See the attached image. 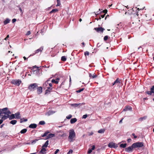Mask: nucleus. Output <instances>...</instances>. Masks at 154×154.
Masks as SVG:
<instances>
[{"mask_svg":"<svg viewBox=\"0 0 154 154\" xmlns=\"http://www.w3.org/2000/svg\"><path fill=\"white\" fill-rule=\"evenodd\" d=\"M75 138L76 134L74 130L73 129L70 130L68 138V141L70 143H72L75 140Z\"/></svg>","mask_w":154,"mask_h":154,"instance_id":"f257e3e1","label":"nucleus"},{"mask_svg":"<svg viewBox=\"0 0 154 154\" xmlns=\"http://www.w3.org/2000/svg\"><path fill=\"white\" fill-rule=\"evenodd\" d=\"M37 84L36 83L31 84L28 87V89L30 91H34L38 87Z\"/></svg>","mask_w":154,"mask_h":154,"instance_id":"f03ea898","label":"nucleus"},{"mask_svg":"<svg viewBox=\"0 0 154 154\" xmlns=\"http://www.w3.org/2000/svg\"><path fill=\"white\" fill-rule=\"evenodd\" d=\"M11 114V112L10 111L7 110V112H6L4 113L5 115H1L0 116L1 117L2 119H3L4 120H5L9 118V114Z\"/></svg>","mask_w":154,"mask_h":154,"instance_id":"7ed1b4c3","label":"nucleus"},{"mask_svg":"<svg viewBox=\"0 0 154 154\" xmlns=\"http://www.w3.org/2000/svg\"><path fill=\"white\" fill-rule=\"evenodd\" d=\"M143 146V142H138L133 144V146L134 148L137 147H141Z\"/></svg>","mask_w":154,"mask_h":154,"instance_id":"20e7f679","label":"nucleus"},{"mask_svg":"<svg viewBox=\"0 0 154 154\" xmlns=\"http://www.w3.org/2000/svg\"><path fill=\"white\" fill-rule=\"evenodd\" d=\"M21 82V81L20 79L13 80L11 81L12 84L19 86Z\"/></svg>","mask_w":154,"mask_h":154,"instance_id":"39448f33","label":"nucleus"},{"mask_svg":"<svg viewBox=\"0 0 154 154\" xmlns=\"http://www.w3.org/2000/svg\"><path fill=\"white\" fill-rule=\"evenodd\" d=\"M108 146L109 147L115 149L118 147L117 144L112 142L109 143L108 145Z\"/></svg>","mask_w":154,"mask_h":154,"instance_id":"423d86ee","label":"nucleus"},{"mask_svg":"<svg viewBox=\"0 0 154 154\" xmlns=\"http://www.w3.org/2000/svg\"><path fill=\"white\" fill-rule=\"evenodd\" d=\"M43 46H41L39 49L36 50L35 51V53L33 54H30V55L29 56V57H30V56H32L35 55V54L38 53L39 52H42V51L43 50Z\"/></svg>","mask_w":154,"mask_h":154,"instance_id":"0eeeda50","label":"nucleus"},{"mask_svg":"<svg viewBox=\"0 0 154 154\" xmlns=\"http://www.w3.org/2000/svg\"><path fill=\"white\" fill-rule=\"evenodd\" d=\"M133 148H134V147L133 146L132 144L131 146L125 148V151L127 152H132Z\"/></svg>","mask_w":154,"mask_h":154,"instance_id":"6e6552de","label":"nucleus"},{"mask_svg":"<svg viewBox=\"0 0 154 154\" xmlns=\"http://www.w3.org/2000/svg\"><path fill=\"white\" fill-rule=\"evenodd\" d=\"M145 93L150 95H151L152 93H154V85L151 87L150 91H147Z\"/></svg>","mask_w":154,"mask_h":154,"instance_id":"1a4fd4ad","label":"nucleus"},{"mask_svg":"<svg viewBox=\"0 0 154 154\" xmlns=\"http://www.w3.org/2000/svg\"><path fill=\"white\" fill-rule=\"evenodd\" d=\"M94 29L98 32L103 33L105 29L102 27L95 28Z\"/></svg>","mask_w":154,"mask_h":154,"instance_id":"9d476101","label":"nucleus"},{"mask_svg":"<svg viewBox=\"0 0 154 154\" xmlns=\"http://www.w3.org/2000/svg\"><path fill=\"white\" fill-rule=\"evenodd\" d=\"M85 104V103H72L71 104L72 106L74 107H79L82 105H84Z\"/></svg>","mask_w":154,"mask_h":154,"instance_id":"9b49d317","label":"nucleus"},{"mask_svg":"<svg viewBox=\"0 0 154 154\" xmlns=\"http://www.w3.org/2000/svg\"><path fill=\"white\" fill-rule=\"evenodd\" d=\"M55 135L54 134L51 133L48 134L46 137L45 140H47L50 138H52L55 136Z\"/></svg>","mask_w":154,"mask_h":154,"instance_id":"f8f14e48","label":"nucleus"},{"mask_svg":"<svg viewBox=\"0 0 154 154\" xmlns=\"http://www.w3.org/2000/svg\"><path fill=\"white\" fill-rule=\"evenodd\" d=\"M55 112V111L52 110H49L45 113V115L49 116L53 114Z\"/></svg>","mask_w":154,"mask_h":154,"instance_id":"ddd939ff","label":"nucleus"},{"mask_svg":"<svg viewBox=\"0 0 154 154\" xmlns=\"http://www.w3.org/2000/svg\"><path fill=\"white\" fill-rule=\"evenodd\" d=\"M42 91V88L41 87L37 88V93L38 94H41Z\"/></svg>","mask_w":154,"mask_h":154,"instance_id":"4468645a","label":"nucleus"},{"mask_svg":"<svg viewBox=\"0 0 154 154\" xmlns=\"http://www.w3.org/2000/svg\"><path fill=\"white\" fill-rule=\"evenodd\" d=\"M46 149L44 147H42V149L39 152V153L42 154H45L46 153Z\"/></svg>","mask_w":154,"mask_h":154,"instance_id":"2eb2a0df","label":"nucleus"},{"mask_svg":"<svg viewBox=\"0 0 154 154\" xmlns=\"http://www.w3.org/2000/svg\"><path fill=\"white\" fill-rule=\"evenodd\" d=\"M15 118L16 119H20V114L19 112L16 113L15 114Z\"/></svg>","mask_w":154,"mask_h":154,"instance_id":"dca6fc26","label":"nucleus"},{"mask_svg":"<svg viewBox=\"0 0 154 154\" xmlns=\"http://www.w3.org/2000/svg\"><path fill=\"white\" fill-rule=\"evenodd\" d=\"M37 125L36 124H31L29 125V127L30 128H36Z\"/></svg>","mask_w":154,"mask_h":154,"instance_id":"f3484780","label":"nucleus"},{"mask_svg":"<svg viewBox=\"0 0 154 154\" xmlns=\"http://www.w3.org/2000/svg\"><path fill=\"white\" fill-rule=\"evenodd\" d=\"M132 108L130 106H127L125 107V109H124V111H127V110H132Z\"/></svg>","mask_w":154,"mask_h":154,"instance_id":"a211bd4d","label":"nucleus"},{"mask_svg":"<svg viewBox=\"0 0 154 154\" xmlns=\"http://www.w3.org/2000/svg\"><path fill=\"white\" fill-rule=\"evenodd\" d=\"M95 148V146L94 145H93L92 146V147L91 149H89L88 152V154H90L91 152L92 151L94 150Z\"/></svg>","mask_w":154,"mask_h":154,"instance_id":"6ab92c4d","label":"nucleus"},{"mask_svg":"<svg viewBox=\"0 0 154 154\" xmlns=\"http://www.w3.org/2000/svg\"><path fill=\"white\" fill-rule=\"evenodd\" d=\"M77 121V119L75 118L71 119L70 122L71 124H73L76 122Z\"/></svg>","mask_w":154,"mask_h":154,"instance_id":"aec40b11","label":"nucleus"},{"mask_svg":"<svg viewBox=\"0 0 154 154\" xmlns=\"http://www.w3.org/2000/svg\"><path fill=\"white\" fill-rule=\"evenodd\" d=\"M10 20H11L9 19L6 18L4 22V24L5 25L9 23L10 22Z\"/></svg>","mask_w":154,"mask_h":154,"instance_id":"412c9836","label":"nucleus"},{"mask_svg":"<svg viewBox=\"0 0 154 154\" xmlns=\"http://www.w3.org/2000/svg\"><path fill=\"white\" fill-rule=\"evenodd\" d=\"M147 118L146 116H144L143 117H141L139 119V121L141 122L143 120H146Z\"/></svg>","mask_w":154,"mask_h":154,"instance_id":"4be33fe9","label":"nucleus"},{"mask_svg":"<svg viewBox=\"0 0 154 154\" xmlns=\"http://www.w3.org/2000/svg\"><path fill=\"white\" fill-rule=\"evenodd\" d=\"M49 141L48 140H47L46 141L45 143L42 146L43 147H47L48 145Z\"/></svg>","mask_w":154,"mask_h":154,"instance_id":"5701e85b","label":"nucleus"},{"mask_svg":"<svg viewBox=\"0 0 154 154\" xmlns=\"http://www.w3.org/2000/svg\"><path fill=\"white\" fill-rule=\"evenodd\" d=\"M89 76L90 77H91L92 78H94L97 77V75L95 74L92 75L90 73L89 74Z\"/></svg>","mask_w":154,"mask_h":154,"instance_id":"b1692460","label":"nucleus"},{"mask_svg":"<svg viewBox=\"0 0 154 154\" xmlns=\"http://www.w3.org/2000/svg\"><path fill=\"white\" fill-rule=\"evenodd\" d=\"M9 119L10 120H11L15 118V116L14 114H13L11 116H9Z\"/></svg>","mask_w":154,"mask_h":154,"instance_id":"393cba45","label":"nucleus"},{"mask_svg":"<svg viewBox=\"0 0 154 154\" xmlns=\"http://www.w3.org/2000/svg\"><path fill=\"white\" fill-rule=\"evenodd\" d=\"M105 131V129H101L98 131V132L99 133H103Z\"/></svg>","mask_w":154,"mask_h":154,"instance_id":"a878e982","label":"nucleus"},{"mask_svg":"<svg viewBox=\"0 0 154 154\" xmlns=\"http://www.w3.org/2000/svg\"><path fill=\"white\" fill-rule=\"evenodd\" d=\"M58 11V9H52L50 12V14H52V13H55L56 12H57Z\"/></svg>","mask_w":154,"mask_h":154,"instance_id":"bb28decb","label":"nucleus"},{"mask_svg":"<svg viewBox=\"0 0 154 154\" xmlns=\"http://www.w3.org/2000/svg\"><path fill=\"white\" fill-rule=\"evenodd\" d=\"M17 122V121L15 120H12L10 121V123L13 125L15 124Z\"/></svg>","mask_w":154,"mask_h":154,"instance_id":"cd10ccee","label":"nucleus"},{"mask_svg":"<svg viewBox=\"0 0 154 154\" xmlns=\"http://www.w3.org/2000/svg\"><path fill=\"white\" fill-rule=\"evenodd\" d=\"M49 80H48L46 81L44 84H43V86L44 87H47L49 84Z\"/></svg>","mask_w":154,"mask_h":154,"instance_id":"c85d7f7f","label":"nucleus"},{"mask_svg":"<svg viewBox=\"0 0 154 154\" xmlns=\"http://www.w3.org/2000/svg\"><path fill=\"white\" fill-rule=\"evenodd\" d=\"M127 146V144L126 143H124V144H121L120 145V146L121 148H125Z\"/></svg>","mask_w":154,"mask_h":154,"instance_id":"c756f323","label":"nucleus"},{"mask_svg":"<svg viewBox=\"0 0 154 154\" xmlns=\"http://www.w3.org/2000/svg\"><path fill=\"white\" fill-rule=\"evenodd\" d=\"M27 130L25 128L22 130L20 131L21 134H24L26 132Z\"/></svg>","mask_w":154,"mask_h":154,"instance_id":"7c9ffc66","label":"nucleus"},{"mask_svg":"<svg viewBox=\"0 0 154 154\" xmlns=\"http://www.w3.org/2000/svg\"><path fill=\"white\" fill-rule=\"evenodd\" d=\"M61 60L62 61H65L66 60V58L65 56H63L61 57Z\"/></svg>","mask_w":154,"mask_h":154,"instance_id":"2f4dec72","label":"nucleus"},{"mask_svg":"<svg viewBox=\"0 0 154 154\" xmlns=\"http://www.w3.org/2000/svg\"><path fill=\"white\" fill-rule=\"evenodd\" d=\"M57 4L56 5V6L57 7L60 6L61 5L60 0H57Z\"/></svg>","mask_w":154,"mask_h":154,"instance_id":"473e14b6","label":"nucleus"},{"mask_svg":"<svg viewBox=\"0 0 154 154\" xmlns=\"http://www.w3.org/2000/svg\"><path fill=\"white\" fill-rule=\"evenodd\" d=\"M51 82L52 83H55L56 84H57L58 83V81L57 80H55L54 79H52L51 80Z\"/></svg>","mask_w":154,"mask_h":154,"instance_id":"72a5a7b5","label":"nucleus"},{"mask_svg":"<svg viewBox=\"0 0 154 154\" xmlns=\"http://www.w3.org/2000/svg\"><path fill=\"white\" fill-rule=\"evenodd\" d=\"M45 124V121H40L39 122V125H44Z\"/></svg>","mask_w":154,"mask_h":154,"instance_id":"f704fd0d","label":"nucleus"},{"mask_svg":"<svg viewBox=\"0 0 154 154\" xmlns=\"http://www.w3.org/2000/svg\"><path fill=\"white\" fill-rule=\"evenodd\" d=\"M51 91H50L49 89H47L45 91V93L46 94H49V93H50V92H51Z\"/></svg>","mask_w":154,"mask_h":154,"instance_id":"c9c22d12","label":"nucleus"},{"mask_svg":"<svg viewBox=\"0 0 154 154\" xmlns=\"http://www.w3.org/2000/svg\"><path fill=\"white\" fill-rule=\"evenodd\" d=\"M115 83H116V84H119V83H120V81L119 80V79H117L116 80V81H115Z\"/></svg>","mask_w":154,"mask_h":154,"instance_id":"e433bc0d","label":"nucleus"},{"mask_svg":"<svg viewBox=\"0 0 154 154\" xmlns=\"http://www.w3.org/2000/svg\"><path fill=\"white\" fill-rule=\"evenodd\" d=\"M72 117V115L71 114H69L66 117V118L67 119H70Z\"/></svg>","mask_w":154,"mask_h":154,"instance_id":"4c0bfd02","label":"nucleus"},{"mask_svg":"<svg viewBox=\"0 0 154 154\" xmlns=\"http://www.w3.org/2000/svg\"><path fill=\"white\" fill-rule=\"evenodd\" d=\"M38 140L35 139L33 140L32 141L31 143L32 144H35Z\"/></svg>","mask_w":154,"mask_h":154,"instance_id":"58836bf2","label":"nucleus"},{"mask_svg":"<svg viewBox=\"0 0 154 154\" xmlns=\"http://www.w3.org/2000/svg\"><path fill=\"white\" fill-rule=\"evenodd\" d=\"M73 151L72 149H70L68 152L67 154H72V153Z\"/></svg>","mask_w":154,"mask_h":154,"instance_id":"ea45409f","label":"nucleus"},{"mask_svg":"<svg viewBox=\"0 0 154 154\" xmlns=\"http://www.w3.org/2000/svg\"><path fill=\"white\" fill-rule=\"evenodd\" d=\"M108 37L107 35L105 36L104 37V41H106L108 39Z\"/></svg>","mask_w":154,"mask_h":154,"instance_id":"a19ab883","label":"nucleus"},{"mask_svg":"<svg viewBox=\"0 0 154 154\" xmlns=\"http://www.w3.org/2000/svg\"><path fill=\"white\" fill-rule=\"evenodd\" d=\"M84 90V88H82V89H79V90L77 91V92L78 93H80V92H81V91H83Z\"/></svg>","mask_w":154,"mask_h":154,"instance_id":"79ce46f5","label":"nucleus"},{"mask_svg":"<svg viewBox=\"0 0 154 154\" xmlns=\"http://www.w3.org/2000/svg\"><path fill=\"white\" fill-rule=\"evenodd\" d=\"M88 116V115L87 114H85L83 115L82 116V119H86Z\"/></svg>","mask_w":154,"mask_h":154,"instance_id":"37998d69","label":"nucleus"},{"mask_svg":"<svg viewBox=\"0 0 154 154\" xmlns=\"http://www.w3.org/2000/svg\"><path fill=\"white\" fill-rule=\"evenodd\" d=\"M89 52L88 51H86L85 52V56H86L87 55L88 56V55H89Z\"/></svg>","mask_w":154,"mask_h":154,"instance_id":"c03bdc74","label":"nucleus"},{"mask_svg":"<svg viewBox=\"0 0 154 154\" xmlns=\"http://www.w3.org/2000/svg\"><path fill=\"white\" fill-rule=\"evenodd\" d=\"M102 12L103 13H105L104 14H106L107 13V10L106 9H105V10H104Z\"/></svg>","mask_w":154,"mask_h":154,"instance_id":"a18cd8bd","label":"nucleus"},{"mask_svg":"<svg viewBox=\"0 0 154 154\" xmlns=\"http://www.w3.org/2000/svg\"><path fill=\"white\" fill-rule=\"evenodd\" d=\"M59 151V149H57L55 152L54 154H57L58 152Z\"/></svg>","mask_w":154,"mask_h":154,"instance_id":"49530a36","label":"nucleus"},{"mask_svg":"<svg viewBox=\"0 0 154 154\" xmlns=\"http://www.w3.org/2000/svg\"><path fill=\"white\" fill-rule=\"evenodd\" d=\"M16 21V19L15 18L13 19L12 20V22L14 23Z\"/></svg>","mask_w":154,"mask_h":154,"instance_id":"de8ad7c7","label":"nucleus"},{"mask_svg":"<svg viewBox=\"0 0 154 154\" xmlns=\"http://www.w3.org/2000/svg\"><path fill=\"white\" fill-rule=\"evenodd\" d=\"M47 136V134L45 133L42 135V137H44Z\"/></svg>","mask_w":154,"mask_h":154,"instance_id":"09e8293b","label":"nucleus"},{"mask_svg":"<svg viewBox=\"0 0 154 154\" xmlns=\"http://www.w3.org/2000/svg\"><path fill=\"white\" fill-rule=\"evenodd\" d=\"M132 135L134 137V138H137V136L135 135L134 133H133Z\"/></svg>","mask_w":154,"mask_h":154,"instance_id":"8fccbe9b","label":"nucleus"},{"mask_svg":"<svg viewBox=\"0 0 154 154\" xmlns=\"http://www.w3.org/2000/svg\"><path fill=\"white\" fill-rule=\"evenodd\" d=\"M48 89H49V90L50 91H51L52 90V88L51 87H47Z\"/></svg>","mask_w":154,"mask_h":154,"instance_id":"3c124183","label":"nucleus"},{"mask_svg":"<svg viewBox=\"0 0 154 154\" xmlns=\"http://www.w3.org/2000/svg\"><path fill=\"white\" fill-rule=\"evenodd\" d=\"M127 142H128V143H130L131 142V139L130 138H129V139H128L127 140Z\"/></svg>","mask_w":154,"mask_h":154,"instance_id":"603ef678","label":"nucleus"},{"mask_svg":"<svg viewBox=\"0 0 154 154\" xmlns=\"http://www.w3.org/2000/svg\"><path fill=\"white\" fill-rule=\"evenodd\" d=\"M31 34L30 32V31H28L26 33L27 35H29Z\"/></svg>","mask_w":154,"mask_h":154,"instance_id":"864d4df0","label":"nucleus"},{"mask_svg":"<svg viewBox=\"0 0 154 154\" xmlns=\"http://www.w3.org/2000/svg\"><path fill=\"white\" fill-rule=\"evenodd\" d=\"M19 9L20 10L21 13H22V14L23 13V12L22 10L20 7H19Z\"/></svg>","mask_w":154,"mask_h":154,"instance_id":"5fc2aeb1","label":"nucleus"},{"mask_svg":"<svg viewBox=\"0 0 154 154\" xmlns=\"http://www.w3.org/2000/svg\"><path fill=\"white\" fill-rule=\"evenodd\" d=\"M48 85L49 86V87H52V84L51 83H49V84H48Z\"/></svg>","mask_w":154,"mask_h":154,"instance_id":"6e6d98bb","label":"nucleus"},{"mask_svg":"<svg viewBox=\"0 0 154 154\" xmlns=\"http://www.w3.org/2000/svg\"><path fill=\"white\" fill-rule=\"evenodd\" d=\"M3 119H0V125L3 122Z\"/></svg>","mask_w":154,"mask_h":154,"instance_id":"4d7b16f0","label":"nucleus"},{"mask_svg":"<svg viewBox=\"0 0 154 154\" xmlns=\"http://www.w3.org/2000/svg\"><path fill=\"white\" fill-rule=\"evenodd\" d=\"M23 122H26L27 121V119L23 118Z\"/></svg>","mask_w":154,"mask_h":154,"instance_id":"13d9d810","label":"nucleus"},{"mask_svg":"<svg viewBox=\"0 0 154 154\" xmlns=\"http://www.w3.org/2000/svg\"><path fill=\"white\" fill-rule=\"evenodd\" d=\"M93 134V132H91L89 133L88 135L89 136H91V135H92Z\"/></svg>","mask_w":154,"mask_h":154,"instance_id":"bf43d9fd","label":"nucleus"},{"mask_svg":"<svg viewBox=\"0 0 154 154\" xmlns=\"http://www.w3.org/2000/svg\"><path fill=\"white\" fill-rule=\"evenodd\" d=\"M23 119H20V123H22V122H23Z\"/></svg>","mask_w":154,"mask_h":154,"instance_id":"052dcab7","label":"nucleus"},{"mask_svg":"<svg viewBox=\"0 0 154 154\" xmlns=\"http://www.w3.org/2000/svg\"><path fill=\"white\" fill-rule=\"evenodd\" d=\"M105 15V14H104V15H101V16L102 18H103L104 17Z\"/></svg>","mask_w":154,"mask_h":154,"instance_id":"680f3d73","label":"nucleus"},{"mask_svg":"<svg viewBox=\"0 0 154 154\" xmlns=\"http://www.w3.org/2000/svg\"><path fill=\"white\" fill-rule=\"evenodd\" d=\"M123 119H121L120 120L119 122V123H120L122 122V120Z\"/></svg>","mask_w":154,"mask_h":154,"instance_id":"e2e57ef3","label":"nucleus"},{"mask_svg":"<svg viewBox=\"0 0 154 154\" xmlns=\"http://www.w3.org/2000/svg\"><path fill=\"white\" fill-rule=\"evenodd\" d=\"M100 11H98L96 13H97V14H99L100 13H102V12H99Z\"/></svg>","mask_w":154,"mask_h":154,"instance_id":"0e129e2a","label":"nucleus"},{"mask_svg":"<svg viewBox=\"0 0 154 154\" xmlns=\"http://www.w3.org/2000/svg\"><path fill=\"white\" fill-rule=\"evenodd\" d=\"M49 133V131H46V132H45V133H46L47 134V135L48 134V133Z\"/></svg>","mask_w":154,"mask_h":154,"instance_id":"69168bd1","label":"nucleus"},{"mask_svg":"<svg viewBox=\"0 0 154 154\" xmlns=\"http://www.w3.org/2000/svg\"><path fill=\"white\" fill-rule=\"evenodd\" d=\"M23 58L25 60H26L27 59L26 58L25 56L23 57Z\"/></svg>","mask_w":154,"mask_h":154,"instance_id":"338daca9","label":"nucleus"},{"mask_svg":"<svg viewBox=\"0 0 154 154\" xmlns=\"http://www.w3.org/2000/svg\"><path fill=\"white\" fill-rule=\"evenodd\" d=\"M4 125V124H2V125H1L0 128H2Z\"/></svg>","mask_w":154,"mask_h":154,"instance_id":"774afa93","label":"nucleus"}]
</instances>
